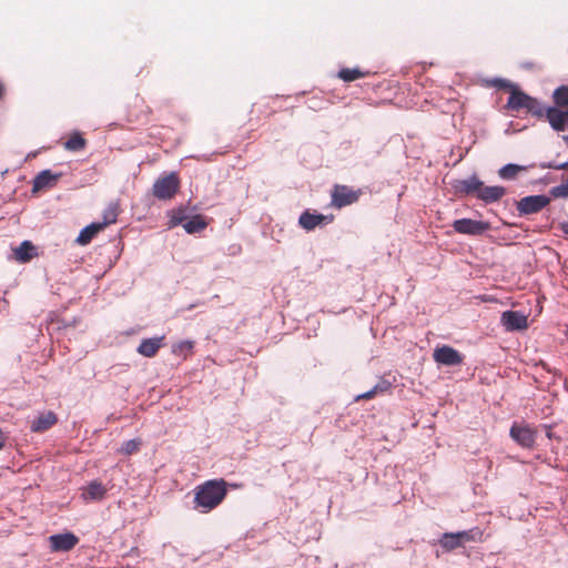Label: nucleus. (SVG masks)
Wrapping results in <instances>:
<instances>
[{
  "label": "nucleus",
  "instance_id": "6e6552de",
  "mask_svg": "<svg viewBox=\"0 0 568 568\" xmlns=\"http://www.w3.org/2000/svg\"><path fill=\"white\" fill-rule=\"evenodd\" d=\"M501 324L506 331H520L528 327V320L520 312L506 311L501 314Z\"/></svg>",
  "mask_w": 568,
  "mask_h": 568
},
{
  "label": "nucleus",
  "instance_id": "5701e85b",
  "mask_svg": "<svg viewBox=\"0 0 568 568\" xmlns=\"http://www.w3.org/2000/svg\"><path fill=\"white\" fill-rule=\"evenodd\" d=\"M369 74V71H363L359 68H344L338 71V78L345 82H352L361 78H365Z\"/></svg>",
  "mask_w": 568,
  "mask_h": 568
},
{
  "label": "nucleus",
  "instance_id": "ddd939ff",
  "mask_svg": "<svg viewBox=\"0 0 568 568\" xmlns=\"http://www.w3.org/2000/svg\"><path fill=\"white\" fill-rule=\"evenodd\" d=\"M530 98H531L530 95H528L524 91L519 90L518 88L513 89L505 108L507 110L517 111V112L523 109L526 110Z\"/></svg>",
  "mask_w": 568,
  "mask_h": 568
},
{
  "label": "nucleus",
  "instance_id": "f8f14e48",
  "mask_svg": "<svg viewBox=\"0 0 568 568\" xmlns=\"http://www.w3.org/2000/svg\"><path fill=\"white\" fill-rule=\"evenodd\" d=\"M550 126L556 131L566 129L567 111H562L557 106L547 108L545 118Z\"/></svg>",
  "mask_w": 568,
  "mask_h": 568
},
{
  "label": "nucleus",
  "instance_id": "a19ab883",
  "mask_svg": "<svg viewBox=\"0 0 568 568\" xmlns=\"http://www.w3.org/2000/svg\"><path fill=\"white\" fill-rule=\"evenodd\" d=\"M566 128H568V111H567Z\"/></svg>",
  "mask_w": 568,
  "mask_h": 568
},
{
  "label": "nucleus",
  "instance_id": "b1692460",
  "mask_svg": "<svg viewBox=\"0 0 568 568\" xmlns=\"http://www.w3.org/2000/svg\"><path fill=\"white\" fill-rule=\"evenodd\" d=\"M87 146V140L79 133H72L64 142V149L71 152L82 151Z\"/></svg>",
  "mask_w": 568,
  "mask_h": 568
},
{
  "label": "nucleus",
  "instance_id": "f3484780",
  "mask_svg": "<svg viewBox=\"0 0 568 568\" xmlns=\"http://www.w3.org/2000/svg\"><path fill=\"white\" fill-rule=\"evenodd\" d=\"M105 494V486L101 481L93 480L89 483L87 487L83 488L82 497L87 501L101 500L104 498Z\"/></svg>",
  "mask_w": 568,
  "mask_h": 568
},
{
  "label": "nucleus",
  "instance_id": "2f4dec72",
  "mask_svg": "<svg viewBox=\"0 0 568 568\" xmlns=\"http://www.w3.org/2000/svg\"><path fill=\"white\" fill-rule=\"evenodd\" d=\"M551 194L555 197H567L568 196V183L552 187Z\"/></svg>",
  "mask_w": 568,
  "mask_h": 568
},
{
  "label": "nucleus",
  "instance_id": "39448f33",
  "mask_svg": "<svg viewBox=\"0 0 568 568\" xmlns=\"http://www.w3.org/2000/svg\"><path fill=\"white\" fill-rule=\"evenodd\" d=\"M453 227L460 234L480 235L489 230V223L471 219H460L453 223Z\"/></svg>",
  "mask_w": 568,
  "mask_h": 568
},
{
  "label": "nucleus",
  "instance_id": "7ed1b4c3",
  "mask_svg": "<svg viewBox=\"0 0 568 568\" xmlns=\"http://www.w3.org/2000/svg\"><path fill=\"white\" fill-rule=\"evenodd\" d=\"M362 191L355 190L348 185L335 184L331 191V206L342 209L352 205L359 200Z\"/></svg>",
  "mask_w": 568,
  "mask_h": 568
},
{
  "label": "nucleus",
  "instance_id": "7c9ffc66",
  "mask_svg": "<svg viewBox=\"0 0 568 568\" xmlns=\"http://www.w3.org/2000/svg\"><path fill=\"white\" fill-rule=\"evenodd\" d=\"M194 343L191 341H182L172 347V352L176 355H183L186 357L189 353L193 349Z\"/></svg>",
  "mask_w": 568,
  "mask_h": 568
},
{
  "label": "nucleus",
  "instance_id": "9b49d317",
  "mask_svg": "<svg viewBox=\"0 0 568 568\" xmlns=\"http://www.w3.org/2000/svg\"><path fill=\"white\" fill-rule=\"evenodd\" d=\"M58 423V416L52 410L40 413L31 423L32 433H44Z\"/></svg>",
  "mask_w": 568,
  "mask_h": 568
},
{
  "label": "nucleus",
  "instance_id": "4c0bfd02",
  "mask_svg": "<svg viewBox=\"0 0 568 568\" xmlns=\"http://www.w3.org/2000/svg\"><path fill=\"white\" fill-rule=\"evenodd\" d=\"M6 92L4 84L0 81V100H2Z\"/></svg>",
  "mask_w": 568,
  "mask_h": 568
},
{
  "label": "nucleus",
  "instance_id": "1a4fd4ad",
  "mask_svg": "<svg viewBox=\"0 0 568 568\" xmlns=\"http://www.w3.org/2000/svg\"><path fill=\"white\" fill-rule=\"evenodd\" d=\"M510 436L521 447L530 448L535 444L536 432L529 426L513 425Z\"/></svg>",
  "mask_w": 568,
  "mask_h": 568
},
{
  "label": "nucleus",
  "instance_id": "393cba45",
  "mask_svg": "<svg viewBox=\"0 0 568 568\" xmlns=\"http://www.w3.org/2000/svg\"><path fill=\"white\" fill-rule=\"evenodd\" d=\"M119 213V204L110 203L103 211V221L99 222V224L103 225V229H105L108 225L116 222Z\"/></svg>",
  "mask_w": 568,
  "mask_h": 568
},
{
  "label": "nucleus",
  "instance_id": "cd10ccee",
  "mask_svg": "<svg viewBox=\"0 0 568 568\" xmlns=\"http://www.w3.org/2000/svg\"><path fill=\"white\" fill-rule=\"evenodd\" d=\"M526 111L538 120H542L546 115L547 108L544 106L536 98H530Z\"/></svg>",
  "mask_w": 568,
  "mask_h": 568
},
{
  "label": "nucleus",
  "instance_id": "4be33fe9",
  "mask_svg": "<svg viewBox=\"0 0 568 568\" xmlns=\"http://www.w3.org/2000/svg\"><path fill=\"white\" fill-rule=\"evenodd\" d=\"M207 226L205 219L202 215H194L183 223V227L189 234H194L203 231Z\"/></svg>",
  "mask_w": 568,
  "mask_h": 568
},
{
  "label": "nucleus",
  "instance_id": "dca6fc26",
  "mask_svg": "<svg viewBox=\"0 0 568 568\" xmlns=\"http://www.w3.org/2000/svg\"><path fill=\"white\" fill-rule=\"evenodd\" d=\"M505 194L506 189L504 186H485L484 183H481L478 199L485 203H494L499 201Z\"/></svg>",
  "mask_w": 568,
  "mask_h": 568
},
{
  "label": "nucleus",
  "instance_id": "0eeeda50",
  "mask_svg": "<svg viewBox=\"0 0 568 568\" xmlns=\"http://www.w3.org/2000/svg\"><path fill=\"white\" fill-rule=\"evenodd\" d=\"M433 357L435 362L443 365L454 366L463 362V356L455 348L444 345L434 351Z\"/></svg>",
  "mask_w": 568,
  "mask_h": 568
},
{
  "label": "nucleus",
  "instance_id": "f257e3e1",
  "mask_svg": "<svg viewBox=\"0 0 568 568\" xmlns=\"http://www.w3.org/2000/svg\"><path fill=\"white\" fill-rule=\"evenodd\" d=\"M229 484L220 479H210L195 488L194 505L202 513L216 508L227 495Z\"/></svg>",
  "mask_w": 568,
  "mask_h": 568
},
{
  "label": "nucleus",
  "instance_id": "e433bc0d",
  "mask_svg": "<svg viewBox=\"0 0 568 568\" xmlns=\"http://www.w3.org/2000/svg\"><path fill=\"white\" fill-rule=\"evenodd\" d=\"M7 436L0 429V449H2L6 446Z\"/></svg>",
  "mask_w": 568,
  "mask_h": 568
},
{
  "label": "nucleus",
  "instance_id": "473e14b6",
  "mask_svg": "<svg viewBox=\"0 0 568 568\" xmlns=\"http://www.w3.org/2000/svg\"><path fill=\"white\" fill-rule=\"evenodd\" d=\"M494 85L499 88V89H507L509 90V92L511 93L513 89H516L517 85L513 84L511 82H509L508 80L506 79H496L494 80Z\"/></svg>",
  "mask_w": 568,
  "mask_h": 568
},
{
  "label": "nucleus",
  "instance_id": "4468645a",
  "mask_svg": "<svg viewBox=\"0 0 568 568\" xmlns=\"http://www.w3.org/2000/svg\"><path fill=\"white\" fill-rule=\"evenodd\" d=\"M60 174H53L50 170L41 171L33 180V192L52 187L57 184Z\"/></svg>",
  "mask_w": 568,
  "mask_h": 568
},
{
  "label": "nucleus",
  "instance_id": "c756f323",
  "mask_svg": "<svg viewBox=\"0 0 568 568\" xmlns=\"http://www.w3.org/2000/svg\"><path fill=\"white\" fill-rule=\"evenodd\" d=\"M140 446H141V442L138 440V439H130V440H126L122 444L121 448H120V453L122 455H125V456H130L132 454H135L139 449H140Z\"/></svg>",
  "mask_w": 568,
  "mask_h": 568
},
{
  "label": "nucleus",
  "instance_id": "c85d7f7f",
  "mask_svg": "<svg viewBox=\"0 0 568 568\" xmlns=\"http://www.w3.org/2000/svg\"><path fill=\"white\" fill-rule=\"evenodd\" d=\"M552 99L557 106H568V87L561 85L557 88L552 93Z\"/></svg>",
  "mask_w": 568,
  "mask_h": 568
},
{
  "label": "nucleus",
  "instance_id": "6ab92c4d",
  "mask_svg": "<svg viewBox=\"0 0 568 568\" xmlns=\"http://www.w3.org/2000/svg\"><path fill=\"white\" fill-rule=\"evenodd\" d=\"M14 258L20 263H28L37 255V248L30 241H23L13 250Z\"/></svg>",
  "mask_w": 568,
  "mask_h": 568
},
{
  "label": "nucleus",
  "instance_id": "aec40b11",
  "mask_svg": "<svg viewBox=\"0 0 568 568\" xmlns=\"http://www.w3.org/2000/svg\"><path fill=\"white\" fill-rule=\"evenodd\" d=\"M102 230H104L103 225H100L99 223H91L80 232L77 242L81 245H87Z\"/></svg>",
  "mask_w": 568,
  "mask_h": 568
},
{
  "label": "nucleus",
  "instance_id": "72a5a7b5",
  "mask_svg": "<svg viewBox=\"0 0 568 568\" xmlns=\"http://www.w3.org/2000/svg\"><path fill=\"white\" fill-rule=\"evenodd\" d=\"M186 221V217L183 215L182 212H178V213H174L169 222V226L170 227H174V226H178L180 224L183 225V223H185Z\"/></svg>",
  "mask_w": 568,
  "mask_h": 568
},
{
  "label": "nucleus",
  "instance_id": "58836bf2",
  "mask_svg": "<svg viewBox=\"0 0 568 568\" xmlns=\"http://www.w3.org/2000/svg\"><path fill=\"white\" fill-rule=\"evenodd\" d=\"M562 231L568 235V222L562 225Z\"/></svg>",
  "mask_w": 568,
  "mask_h": 568
},
{
  "label": "nucleus",
  "instance_id": "ea45409f",
  "mask_svg": "<svg viewBox=\"0 0 568 568\" xmlns=\"http://www.w3.org/2000/svg\"><path fill=\"white\" fill-rule=\"evenodd\" d=\"M562 140H564V141L567 143V145H568V135H564V136H562Z\"/></svg>",
  "mask_w": 568,
  "mask_h": 568
},
{
  "label": "nucleus",
  "instance_id": "2eb2a0df",
  "mask_svg": "<svg viewBox=\"0 0 568 568\" xmlns=\"http://www.w3.org/2000/svg\"><path fill=\"white\" fill-rule=\"evenodd\" d=\"M164 336L145 338L143 339L139 347L138 353L145 357H153L156 355L159 349L163 346Z\"/></svg>",
  "mask_w": 568,
  "mask_h": 568
},
{
  "label": "nucleus",
  "instance_id": "a878e982",
  "mask_svg": "<svg viewBox=\"0 0 568 568\" xmlns=\"http://www.w3.org/2000/svg\"><path fill=\"white\" fill-rule=\"evenodd\" d=\"M524 171H526V166L509 163L500 168L498 174L503 180H514Z\"/></svg>",
  "mask_w": 568,
  "mask_h": 568
},
{
  "label": "nucleus",
  "instance_id": "a211bd4d",
  "mask_svg": "<svg viewBox=\"0 0 568 568\" xmlns=\"http://www.w3.org/2000/svg\"><path fill=\"white\" fill-rule=\"evenodd\" d=\"M481 183L483 182L479 179H477L476 176H471L469 179L457 181V183L455 184V189L459 193H464L467 195L476 194V196L478 197Z\"/></svg>",
  "mask_w": 568,
  "mask_h": 568
},
{
  "label": "nucleus",
  "instance_id": "f03ea898",
  "mask_svg": "<svg viewBox=\"0 0 568 568\" xmlns=\"http://www.w3.org/2000/svg\"><path fill=\"white\" fill-rule=\"evenodd\" d=\"M180 190V179L176 173L172 172L165 176L159 178L152 187L154 197L159 200H171Z\"/></svg>",
  "mask_w": 568,
  "mask_h": 568
},
{
  "label": "nucleus",
  "instance_id": "bb28decb",
  "mask_svg": "<svg viewBox=\"0 0 568 568\" xmlns=\"http://www.w3.org/2000/svg\"><path fill=\"white\" fill-rule=\"evenodd\" d=\"M439 544L446 551L462 547L459 538L456 537V532H445L439 539Z\"/></svg>",
  "mask_w": 568,
  "mask_h": 568
},
{
  "label": "nucleus",
  "instance_id": "c9c22d12",
  "mask_svg": "<svg viewBox=\"0 0 568 568\" xmlns=\"http://www.w3.org/2000/svg\"><path fill=\"white\" fill-rule=\"evenodd\" d=\"M548 168L555 169V170H567L568 169V162H564L560 164H549Z\"/></svg>",
  "mask_w": 568,
  "mask_h": 568
},
{
  "label": "nucleus",
  "instance_id": "412c9836",
  "mask_svg": "<svg viewBox=\"0 0 568 568\" xmlns=\"http://www.w3.org/2000/svg\"><path fill=\"white\" fill-rule=\"evenodd\" d=\"M483 536H484V532L478 527L471 528L469 530H463V531L456 532V537L459 538L462 547L466 542L481 541Z\"/></svg>",
  "mask_w": 568,
  "mask_h": 568
},
{
  "label": "nucleus",
  "instance_id": "f704fd0d",
  "mask_svg": "<svg viewBox=\"0 0 568 568\" xmlns=\"http://www.w3.org/2000/svg\"><path fill=\"white\" fill-rule=\"evenodd\" d=\"M378 392V386H375L374 388H372L371 390L366 392V393H363L361 395H358L356 397V400H361V399H371L373 398Z\"/></svg>",
  "mask_w": 568,
  "mask_h": 568
},
{
  "label": "nucleus",
  "instance_id": "423d86ee",
  "mask_svg": "<svg viewBox=\"0 0 568 568\" xmlns=\"http://www.w3.org/2000/svg\"><path fill=\"white\" fill-rule=\"evenodd\" d=\"M49 544L53 552L70 551L79 544V538L73 532L57 534L49 537Z\"/></svg>",
  "mask_w": 568,
  "mask_h": 568
},
{
  "label": "nucleus",
  "instance_id": "9d476101",
  "mask_svg": "<svg viewBox=\"0 0 568 568\" xmlns=\"http://www.w3.org/2000/svg\"><path fill=\"white\" fill-rule=\"evenodd\" d=\"M333 215L315 214L306 210L301 214L298 224L306 231H313L316 226L328 224L333 222Z\"/></svg>",
  "mask_w": 568,
  "mask_h": 568
},
{
  "label": "nucleus",
  "instance_id": "20e7f679",
  "mask_svg": "<svg viewBox=\"0 0 568 568\" xmlns=\"http://www.w3.org/2000/svg\"><path fill=\"white\" fill-rule=\"evenodd\" d=\"M550 203V199L546 195H529L517 202V211L520 215H529L540 212Z\"/></svg>",
  "mask_w": 568,
  "mask_h": 568
}]
</instances>
